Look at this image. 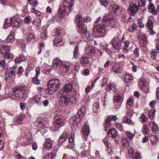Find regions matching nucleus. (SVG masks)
Wrapping results in <instances>:
<instances>
[{
    "label": "nucleus",
    "mask_w": 159,
    "mask_h": 159,
    "mask_svg": "<svg viewBox=\"0 0 159 159\" xmlns=\"http://www.w3.org/2000/svg\"><path fill=\"white\" fill-rule=\"evenodd\" d=\"M139 45L141 47H145L147 46V38L143 35L138 42Z\"/></svg>",
    "instance_id": "16"
},
{
    "label": "nucleus",
    "mask_w": 159,
    "mask_h": 159,
    "mask_svg": "<svg viewBox=\"0 0 159 159\" xmlns=\"http://www.w3.org/2000/svg\"><path fill=\"white\" fill-rule=\"evenodd\" d=\"M80 64L83 66H85L89 62L88 57H83L80 58Z\"/></svg>",
    "instance_id": "31"
},
{
    "label": "nucleus",
    "mask_w": 159,
    "mask_h": 159,
    "mask_svg": "<svg viewBox=\"0 0 159 159\" xmlns=\"http://www.w3.org/2000/svg\"><path fill=\"white\" fill-rule=\"evenodd\" d=\"M32 81L35 84H40V81L38 80L37 77L33 78Z\"/></svg>",
    "instance_id": "63"
},
{
    "label": "nucleus",
    "mask_w": 159,
    "mask_h": 159,
    "mask_svg": "<svg viewBox=\"0 0 159 159\" xmlns=\"http://www.w3.org/2000/svg\"><path fill=\"white\" fill-rule=\"evenodd\" d=\"M52 142L50 139H47L44 144L45 148L48 150H50L52 147Z\"/></svg>",
    "instance_id": "24"
},
{
    "label": "nucleus",
    "mask_w": 159,
    "mask_h": 159,
    "mask_svg": "<svg viewBox=\"0 0 159 159\" xmlns=\"http://www.w3.org/2000/svg\"><path fill=\"white\" fill-rule=\"evenodd\" d=\"M8 52H10V49L8 46L3 45L0 47V52L1 55H3Z\"/></svg>",
    "instance_id": "18"
},
{
    "label": "nucleus",
    "mask_w": 159,
    "mask_h": 159,
    "mask_svg": "<svg viewBox=\"0 0 159 159\" xmlns=\"http://www.w3.org/2000/svg\"><path fill=\"white\" fill-rule=\"evenodd\" d=\"M12 20V25L14 27L19 28L22 25V21L19 19H14L13 18Z\"/></svg>",
    "instance_id": "22"
},
{
    "label": "nucleus",
    "mask_w": 159,
    "mask_h": 159,
    "mask_svg": "<svg viewBox=\"0 0 159 159\" xmlns=\"http://www.w3.org/2000/svg\"><path fill=\"white\" fill-rule=\"evenodd\" d=\"M120 66L118 63H116L112 67L113 70L115 73H119L120 71Z\"/></svg>",
    "instance_id": "43"
},
{
    "label": "nucleus",
    "mask_w": 159,
    "mask_h": 159,
    "mask_svg": "<svg viewBox=\"0 0 159 159\" xmlns=\"http://www.w3.org/2000/svg\"><path fill=\"white\" fill-rule=\"evenodd\" d=\"M122 122L123 123H126L133 126L134 125V122L132 121L131 120L128 118L126 116H125L123 118Z\"/></svg>",
    "instance_id": "35"
},
{
    "label": "nucleus",
    "mask_w": 159,
    "mask_h": 159,
    "mask_svg": "<svg viewBox=\"0 0 159 159\" xmlns=\"http://www.w3.org/2000/svg\"><path fill=\"white\" fill-rule=\"evenodd\" d=\"M117 117L115 116H109L105 120V123L104 124L105 128L109 127L111 126V125L112 123H111L113 120L115 121L117 120Z\"/></svg>",
    "instance_id": "12"
},
{
    "label": "nucleus",
    "mask_w": 159,
    "mask_h": 159,
    "mask_svg": "<svg viewBox=\"0 0 159 159\" xmlns=\"http://www.w3.org/2000/svg\"><path fill=\"white\" fill-rule=\"evenodd\" d=\"M133 159H139L140 157V155L138 153H134L131 155Z\"/></svg>",
    "instance_id": "60"
},
{
    "label": "nucleus",
    "mask_w": 159,
    "mask_h": 159,
    "mask_svg": "<svg viewBox=\"0 0 159 159\" xmlns=\"http://www.w3.org/2000/svg\"><path fill=\"white\" fill-rule=\"evenodd\" d=\"M114 101V102L115 103H116V104H119V106L118 107H116V109L119 108V107L120 106V103H121L122 101V98L120 96L119 94H117L115 96ZM118 104L117 106H118Z\"/></svg>",
    "instance_id": "17"
},
{
    "label": "nucleus",
    "mask_w": 159,
    "mask_h": 159,
    "mask_svg": "<svg viewBox=\"0 0 159 159\" xmlns=\"http://www.w3.org/2000/svg\"><path fill=\"white\" fill-rule=\"evenodd\" d=\"M27 89L25 85H20L15 87L13 89L14 93V95L13 96V98L17 100L22 99L26 93Z\"/></svg>",
    "instance_id": "1"
},
{
    "label": "nucleus",
    "mask_w": 159,
    "mask_h": 159,
    "mask_svg": "<svg viewBox=\"0 0 159 159\" xmlns=\"http://www.w3.org/2000/svg\"><path fill=\"white\" fill-rule=\"evenodd\" d=\"M140 121L142 123L146 122L148 120V118L146 116L143 114L139 117Z\"/></svg>",
    "instance_id": "53"
},
{
    "label": "nucleus",
    "mask_w": 159,
    "mask_h": 159,
    "mask_svg": "<svg viewBox=\"0 0 159 159\" xmlns=\"http://www.w3.org/2000/svg\"><path fill=\"white\" fill-rule=\"evenodd\" d=\"M150 127L152 128L153 131L157 132L158 130V128L157 124L153 121H151L149 123Z\"/></svg>",
    "instance_id": "39"
},
{
    "label": "nucleus",
    "mask_w": 159,
    "mask_h": 159,
    "mask_svg": "<svg viewBox=\"0 0 159 159\" xmlns=\"http://www.w3.org/2000/svg\"><path fill=\"white\" fill-rule=\"evenodd\" d=\"M10 52H8L6 54L3 55V57L5 59H11L13 58V55L12 53H10Z\"/></svg>",
    "instance_id": "44"
},
{
    "label": "nucleus",
    "mask_w": 159,
    "mask_h": 159,
    "mask_svg": "<svg viewBox=\"0 0 159 159\" xmlns=\"http://www.w3.org/2000/svg\"><path fill=\"white\" fill-rule=\"evenodd\" d=\"M25 135L27 140L31 141V142H32V135L30 133H25Z\"/></svg>",
    "instance_id": "55"
},
{
    "label": "nucleus",
    "mask_w": 159,
    "mask_h": 159,
    "mask_svg": "<svg viewBox=\"0 0 159 159\" xmlns=\"http://www.w3.org/2000/svg\"><path fill=\"white\" fill-rule=\"evenodd\" d=\"M107 134L110 137L114 138L117 136V133L115 129H111L108 131L107 132Z\"/></svg>",
    "instance_id": "26"
},
{
    "label": "nucleus",
    "mask_w": 159,
    "mask_h": 159,
    "mask_svg": "<svg viewBox=\"0 0 159 159\" xmlns=\"http://www.w3.org/2000/svg\"><path fill=\"white\" fill-rule=\"evenodd\" d=\"M30 5L32 4L33 7L37 6L38 2L37 0H28Z\"/></svg>",
    "instance_id": "56"
},
{
    "label": "nucleus",
    "mask_w": 159,
    "mask_h": 159,
    "mask_svg": "<svg viewBox=\"0 0 159 159\" xmlns=\"http://www.w3.org/2000/svg\"><path fill=\"white\" fill-rule=\"evenodd\" d=\"M86 114L85 110H78L75 116L71 117L69 120V122L71 125V127H74L77 125V124L81 121V119Z\"/></svg>",
    "instance_id": "2"
},
{
    "label": "nucleus",
    "mask_w": 159,
    "mask_h": 159,
    "mask_svg": "<svg viewBox=\"0 0 159 159\" xmlns=\"http://www.w3.org/2000/svg\"><path fill=\"white\" fill-rule=\"evenodd\" d=\"M25 117V115L24 114L20 115L19 117L17 118L16 120V122L17 124H21L22 122V120Z\"/></svg>",
    "instance_id": "41"
},
{
    "label": "nucleus",
    "mask_w": 159,
    "mask_h": 159,
    "mask_svg": "<svg viewBox=\"0 0 159 159\" xmlns=\"http://www.w3.org/2000/svg\"><path fill=\"white\" fill-rule=\"evenodd\" d=\"M83 133L84 134V137L86 138L89 133V128L88 125H84L83 127Z\"/></svg>",
    "instance_id": "32"
},
{
    "label": "nucleus",
    "mask_w": 159,
    "mask_h": 159,
    "mask_svg": "<svg viewBox=\"0 0 159 159\" xmlns=\"http://www.w3.org/2000/svg\"><path fill=\"white\" fill-rule=\"evenodd\" d=\"M78 45H76L75 48L73 52L74 57L75 58H76L78 57Z\"/></svg>",
    "instance_id": "46"
},
{
    "label": "nucleus",
    "mask_w": 159,
    "mask_h": 159,
    "mask_svg": "<svg viewBox=\"0 0 159 159\" xmlns=\"http://www.w3.org/2000/svg\"><path fill=\"white\" fill-rule=\"evenodd\" d=\"M36 36L33 33L31 32L26 33L25 35V37L28 41H30L31 40H34L36 39Z\"/></svg>",
    "instance_id": "21"
},
{
    "label": "nucleus",
    "mask_w": 159,
    "mask_h": 159,
    "mask_svg": "<svg viewBox=\"0 0 159 159\" xmlns=\"http://www.w3.org/2000/svg\"><path fill=\"white\" fill-rule=\"evenodd\" d=\"M110 143H109L107 145H106L107 149V152L108 153V155H111L112 153L113 152L112 150L111 149V148L110 147Z\"/></svg>",
    "instance_id": "52"
},
{
    "label": "nucleus",
    "mask_w": 159,
    "mask_h": 159,
    "mask_svg": "<svg viewBox=\"0 0 159 159\" xmlns=\"http://www.w3.org/2000/svg\"><path fill=\"white\" fill-rule=\"evenodd\" d=\"M121 144L122 147L124 149H127L129 146L128 140L125 137H123L121 139Z\"/></svg>",
    "instance_id": "25"
},
{
    "label": "nucleus",
    "mask_w": 159,
    "mask_h": 159,
    "mask_svg": "<svg viewBox=\"0 0 159 159\" xmlns=\"http://www.w3.org/2000/svg\"><path fill=\"white\" fill-rule=\"evenodd\" d=\"M138 6L139 7H143L145 5V0H142L140 1V2H138Z\"/></svg>",
    "instance_id": "64"
},
{
    "label": "nucleus",
    "mask_w": 159,
    "mask_h": 159,
    "mask_svg": "<svg viewBox=\"0 0 159 159\" xmlns=\"http://www.w3.org/2000/svg\"><path fill=\"white\" fill-rule=\"evenodd\" d=\"M67 135L66 132H64L60 137L59 138V143H65L66 146L68 148H70L73 147L74 143V139L73 136L71 135L69 137L68 141H67Z\"/></svg>",
    "instance_id": "3"
},
{
    "label": "nucleus",
    "mask_w": 159,
    "mask_h": 159,
    "mask_svg": "<svg viewBox=\"0 0 159 159\" xmlns=\"http://www.w3.org/2000/svg\"><path fill=\"white\" fill-rule=\"evenodd\" d=\"M140 88L141 90L144 93H147L148 92L149 89L146 85L142 86L141 87L140 86Z\"/></svg>",
    "instance_id": "54"
},
{
    "label": "nucleus",
    "mask_w": 159,
    "mask_h": 159,
    "mask_svg": "<svg viewBox=\"0 0 159 159\" xmlns=\"http://www.w3.org/2000/svg\"><path fill=\"white\" fill-rule=\"evenodd\" d=\"M106 90L107 92H109L112 90L114 93L116 92L117 90L116 88L115 84L113 83H112L111 84H110L109 86H107L106 87Z\"/></svg>",
    "instance_id": "28"
},
{
    "label": "nucleus",
    "mask_w": 159,
    "mask_h": 159,
    "mask_svg": "<svg viewBox=\"0 0 159 159\" xmlns=\"http://www.w3.org/2000/svg\"><path fill=\"white\" fill-rule=\"evenodd\" d=\"M68 95L66 94L65 97H64L61 94H58L57 96L58 98H63L64 100V103L66 104V106L68 104L69 102H70V99L67 97Z\"/></svg>",
    "instance_id": "36"
},
{
    "label": "nucleus",
    "mask_w": 159,
    "mask_h": 159,
    "mask_svg": "<svg viewBox=\"0 0 159 159\" xmlns=\"http://www.w3.org/2000/svg\"><path fill=\"white\" fill-rule=\"evenodd\" d=\"M82 16L80 14H77L75 18V21L77 23H80V22L82 20Z\"/></svg>",
    "instance_id": "51"
},
{
    "label": "nucleus",
    "mask_w": 159,
    "mask_h": 159,
    "mask_svg": "<svg viewBox=\"0 0 159 159\" xmlns=\"http://www.w3.org/2000/svg\"><path fill=\"white\" fill-rule=\"evenodd\" d=\"M14 61L16 63H20L23 61H25L26 59L24 55L21 54L18 57L15 59Z\"/></svg>",
    "instance_id": "37"
},
{
    "label": "nucleus",
    "mask_w": 159,
    "mask_h": 159,
    "mask_svg": "<svg viewBox=\"0 0 159 159\" xmlns=\"http://www.w3.org/2000/svg\"><path fill=\"white\" fill-rule=\"evenodd\" d=\"M148 10L149 12L152 13L153 15H157V11L155 9V7L153 3L152 2L149 3L148 6Z\"/></svg>",
    "instance_id": "23"
},
{
    "label": "nucleus",
    "mask_w": 159,
    "mask_h": 159,
    "mask_svg": "<svg viewBox=\"0 0 159 159\" xmlns=\"http://www.w3.org/2000/svg\"><path fill=\"white\" fill-rule=\"evenodd\" d=\"M152 52L151 53V58L153 60H156L157 57V53H158L159 52H154L153 51H151Z\"/></svg>",
    "instance_id": "48"
},
{
    "label": "nucleus",
    "mask_w": 159,
    "mask_h": 159,
    "mask_svg": "<svg viewBox=\"0 0 159 159\" xmlns=\"http://www.w3.org/2000/svg\"><path fill=\"white\" fill-rule=\"evenodd\" d=\"M146 26L149 29H152L153 27L152 21L151 20H149L147 22Z\"/></svg>",
    "instance_id": "59"
},
{
    "label": "nucleus",
    "mask_w": 159,
    "mask_h": 159,
    "mask_svg": "<svg viewBox=\"0 0 159 159\" xmlns=\"http://www.w3.org/2000/svg\"><path fill=\"white\" fill-rule=\"evenodd\" d=\"M122 7L116 5H114L112 7V11L116 15H120L122 13Z\"/></svg>",
    "instance_id": "13"
},
{
    "label": "nucleus",
    "mask_w": 159,
    "mask_h": 159,
    "mask_svg": "<svg viewBox=\"0 0 159 159\" xmlns=\"http://www.w3.org/2000/svg\"><path fill=\"white\" fill-rule=\"evenodd\" d=\"M151 141L153 144H155L158 141V138L156 135H152L151 138Z\"/></svg>",
    "instance_id": "45"
},
{
    "label": "nucleus",
    "mask_w": 159,
    "mask_h": 159,
    "mask_svg": "<svg viewBox=\"0 0 159 159\" xmlns=\"http://www.w3.org/2000/svg\"><path fill=\"white\" fill-rule=\"evenodd\" d=\"M137 27V25L135 24H133L131 25L128 29V31L131 32H133L136 28Z\"/></svg>",
    "instance_id": "49"
},
{
    "label": "nucleus",
    "mask_w": 159,
    "mask_h": 159,
    "mask_svg": "<svg viewBox=\"0 0 159 159\" xmlns=\"http://www.w3.org/2000/svg\"><path fill=\"white\" fill-rule=\"evenodd\" d=\"M14 38V33L13 32H11L9 34L7 38L11 42L13 41V39Z\"/></svg>",
    "instance_id": "57"
},
{
    "label": "nucleus",
    "mask_w": 159,
    "mask_h": 159,
    "mask_svg": "<svg viewBox=\"0 0 159 159\" xmlns=\"http://www.w3.org/2000/svg\"><path fill=\"white\" fill-rule=\"evenodd\" d=\"M59 81L58 79L53 78L50 80L49 83V84H51L53 86H55L58 88H60V83L59 82Z\"/></svg>",
    "instance_id": "29"
},
{
    "label": "nucleus",
    "mask_w": 159,
    "mask_h": 159,
    "mask_svg": "<svg viewBox=\"0 0 159 159\" xmlns=\"http://www.w3.org/2000/svg\"><path fill=\"white\" fill-rule=\"evenodd\" d=\"M106 25L99 24L98 25H95L93 28V32H97L101 37H102L106 34L107 29Z\"/></svg>",
    "instance_id": "5"
},
{
    "label": "nucleus",
    "mask_w": 159,
    "mask_h": 159,
    "mask_svg": "<svg viewBox=\"0 0 159 159\" xmlns=\"http://www.w3.org/2000/svg\"><path fill=\"white\" fill-rule=\"evenodd\" d=\"M24 22L27 24L29 23L31 21V17L30 16H28L25 17L24 19Z\"/></svg>",
    "instance_id": "61"
},
{
    "label": "nucleus",
    "mask_w": 159,
    "mask_h": 159,
    "mask_svg": "<svg viewBox=\"0 0 159 159\" xmlns=\"http://www.w3.org/2000/svg\"><path fill=\"white\" fill-rule=\"evenodd\" d=\"M125 80L127 82L131 83L133 81V78L130 75H126Z\"/></svg>",
    "instance_id": "47"
},
{
    "label": "nucleus",
    "mask_w": 159,
    "mask_h": 159,
    "mask_svg": "<svg viewBox=\"0 0 159 159\" xmlns=\"http://www.w3.org/2000/svg\"><path fill=\"white\" fill-rule=\"evenodd\" d=\"M111 43L112 45V47L115 49L119 50L121 46L120 40L118 38H114L111 41Z\"/></svg>",
    "instance_id": "11"
},
{
    "label": "nucleus",
    "mask_w": 159,
    "mask_h": 159,
    "mask_svg": "<svg viewBox=\"0 0 159 159\" xmlns=\"http://www.w3.org/2000/svg\"><path fill=\"white\" fill-rule=\"evenodd\" d=\"M73 86L71 84H66L63 89L60 91L59 94H61L64 97H65L66 94L70 95V92L73 91L74 89L72 88Z\"/></svg>",
    "instance_id": "6"
},
{
    "label": "nucleus",
    "mask_w": 159,
    "mask_h": 159,
    "mask_svg": "<svg viewBox=\"0 0 159 159\" xmlns=\"http://www.w3.org/2000/svg\"><path fill=\"white\" fill-rule=\"evenodd\" d=\"M48 89H47L46 91L49 94H53L55 91L58 90L59 88L57 86H53L51 84H48Z\"/></svg>",
    "instance_id": "14"
},
{
    "label": "nucleus",
    "mask_w": 159,
    "mask_h": 159,
    "mask_svg": "<svg viewBox=\"0 0 159 159\" xmlns=\"http://www.w3.org/2000/svg\"><path fill=\"white\" fill-rule=\"evenodd\" d=\"M53 44L57 47L63 45V43L59 38H56L53 41Z\"/></svg>",
    "instance_id": "40"
},
{
    "label": "nucleus",
    "mask_w": 159,
    "mask_h": 159,
    "mask_svg": "<svg viewBox=\"0 0 159 159\" xmlns=\"http://www.w3.org/2000/svg\"><path fill=\"white\" fill-rule=\"evenodd\" d=\"M57 153L56 152H53L51 153H48L46 154L44 157V159H52L54 158L56 156Z\"/></svg>",
    "instance_id": "34"
},
{
    "label": "nucleus",
    "mask_w": 159,
    "mask_h": 159,
    "mask_svg": "<svg viewBox=\"0 0 159 159\" xmlns=\"http://www.w3.org/2000/svg\"><path fill=\"white\" fill-rule=\"evenodd\" d=\"M133 101L134 100L133 98H130L127 101V103L128 105L130 107H132L133 105Z\"/></svg>",
    "instance_id": "62"
},
{
    "label": "nucleus",
    "mask_w": 159,
    "mask_h": 159,
    "mask_svg": "<svg viewBox=\"0 0 159 159\" xmlns=\"http://www.w3.org/2000/svg\"><path fill=\"white\" fill-rule=\"evenodd\" d=\"M86 53L89 56L93 57L95 53L94 48L93 47H89L87 49H85Z\"/></svg>",
    "instance_id": "20"
},
{
    "label": "nucleus",
    "mask_w": 159,
    "mask_h": 159,
    "mask_svg": "<svg viewBox=\"0 0 159 159\" xmlns=\"http://www.w3.org/2000/svg\"><path fill=\"white\" fill-rule=\"evenodd\" d=\"M125 133L126 137L130 140L132 139L134 136V134H133L130 132L126 131Z\"/></svg>",
    "instance_id": "50"
},
{
    "label": "nucleus",
    "mask_w": 159,
    "mask_h": 159,
    "mask_svg": "<svg viewBox=\"0 0 159 159\" xmlns=\"http://www.w3.org/2000/svg\"><path fill=\"white\" fill-rule=\"evenodd\" d=\"M53 66L54 68H59L61 67L62 65L61 61L59 59H54L52 61Z\"/></svg>",
    "instance_id": "19"
},
{
    "label": "nucleus",
    "mask_w": 159,
    "mask_h": 159,
    "mask_svg": "<svg viewBox=\"0 0 159 159\" xmlns=\"http://www.w3.org/2000/svg\"><path fill=\"white\" fill-rule=\"evenodd\" d=\"M62 65V66L60 67L61 71L64 73L68 72L70 68L69 63H66Z\"/></svg>",
    "instance_id": "30"
},
{
    "label": "nucleus",
    "mask_w": 159,
    "mask_h": 159,
    "mask_svg": "<svg viewBox=\"0 0 159 159\" xmlns=\"http://www.w3.org/2000/svg\"><path fill=\"white\" fill-rule=\"evenodd\" d=\"M102 20V21L106 24L105 25H108L110 27H113L115 24V20L108 16H105Z\"/></svg>",
    "instance_id": "10"
},
{
    "label": "nucleus",
    "mask_w": 159,
    "mask_h": 159,
    "mask_svg": "<svg viewBox=\"0 0 159 159\" xmlns=\"http://www.w3.org/2000/svg\"><path fill=\"white\" fill-rule=\"evenodd\" d=\"M41 98V96L40 95H36L33 96L32 102L33 103H36L39 106H40L42 105L43 102Z\"/></svg>",
    "instance_id": "15"
},
{
    "label": "nucleus",
    "mask_w": 159,
    "mask_h": 159,
    "mask_svg": "<svg viewBox=\"0 0 159 159\" xmlns=\"http://www.w3.org/2000/svg\"><path fill=\"white\" fill-rule=\"evenodd\" d=\"M13 18H11V19H6L4 22L3 25L5 29L7 28L8 27H10L12 25L13 21Z\"/></svg>",
    "instance_id": "38"
},
{
    "label": "nucleus",
    "mask_w": 159,
    "mask_h": 159,
    "mask_svg": "<svg viewBox=\"0 0 159 159\" xmlns=\"http://www.w3.org/2000/svg\"><path fill=\"white\" fill-rule=\"evenodd\" d=\"M68 7L67 6L65 5H60L59 7V10L58 14L59 17H63L64 16L68 15Z\"/></svg>",
    "instance_id": "8"
},
{
    "label": "nucleus",
    "mask_w": 159,
    "mask_h": 159,
    "mask_svg": "<svg viewBox=\"0 0 159 159\" xmlns=\"http://www.w3.org/2000/svg\"><path fill=\"white\" fill-rule=\"evenodd\" d=\"M56 118L55 121L53 123L54 125L56 127H61L63 126L66 122L65 117L61 115L56 116Z\"/></svg>",
    "instance_id": "7"
},
{
    "label": "nucleus",
    "mask_w": 159,
    "mask_h": 159,
    "mask_svg": "<svg viewBox=\"0 0 159 159\" xmlns=\"http://www.w3.org/2000/svg\"><path fill=\"white\" fill-rule=\"evenodd\" d=\"M109 2V0H100L101 4L105 7L107 6Z\"/></svg>",
    "instance_id": "58"
},
{
    "label": "nucleus",
    "mask_w": 159,
    "mask_h": 159,
    "mask_svg": "<svg viewBox=\"0 0 159 159\" xmlns=\"http://www.w3.org/2000/svg\"><path fill=\"white\" fill-rule=\"evenodd\" d=\"M78 32L81 35L83 39L85 40H90V34L87 31L86 26L81 23H79L77 25Z\"/></svg>",
    "instance_id": "4"
},
{
    "label": "nucleus",
    "mask_w": 159,
    "mask_h": 159,
    "mask_svg": "<svg viewBox=\"0 0 159 159\" xmlns=\"http://www.w3.org/2000/svg\"><path fill=\"white\" fill-rule=\"evenodd\" d=\"M139 49L138 47H136L133 51L134 57L135 58H137L139 57Z\"/></svg>",
    "instance_id": "42"
},
{
    "label": "nucleus",
    "mask_w": 159,
    "mask_h": 159,
    "mask_svg": "<svg viewBox=\"0 0 159 159\" xmlns=\"http://www.w3.org/2000/svg\"><path fill=\"white\" fill-rule=\"evenodd\" d=\"M36 122L40 125L43 126L46 125L48 124V120L46 119L43 118L41 117L38 118L36 120Z\"/></svg>",
    "instance_id": "27"
},
{
    "label": "nucleus",
    "mask_w": 159,
    "mask_h": 159,
    "mask_svg": "<svg viewBox=\"0 0 159 159\" xmlns=\"http://www.w3.org/2000/svg\"><path fill=\"white\" fill-rule=\"evenodd\" d=\"M17 68L16 66L10 67L9 69L10 72L8 74V76L9 78H11L13 75H15V73L17 71Z\"/></svg>",
    "instance_id": "33"
},
{
    "label": "nucleus",
    "mask_w": 159,
    "mask_h": 159,
    "mask_svg": "<svg viewBox=\"0 0 159 159\" xmlns=\"http://www.w3.org/2000/svg\"><path fill=\"white\" fill-rule=\"evenodd\" d=\"M139 9V7L136 4L131 3L128 7V11L130 15L133 16L138 12Z\"/></svg>",
    "instance_id": "9"
}]
</instances>
